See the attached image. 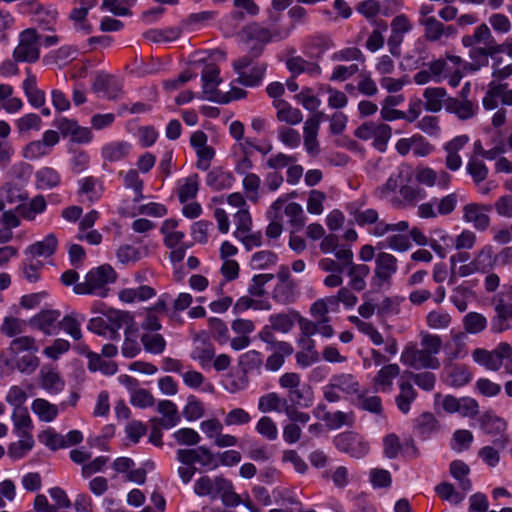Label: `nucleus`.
I'll list each match as a JSON object with an SVG mask.
<instances>
[{
	"mask_svg": "<svg viewBox=\"0 0 512 512\" xmlns=\"http://www.w3.org/2000/svg\"><path fill=\"white\" fill-rule=\"evenodd\" d=\"M116 280V272L108 265L104 264L90 270L85 280L74 286V292L77 294H94L100 297L106 295V286Z\"/></svg>",
	"mask_w": 512,
	"mask_h": 512,
	"instance_id": "nucleus-1",
	"label": "nucleus"
},
{
	"mask_svg": "<svg viewBox=\"0 0 512 512\" xmlns=\"http://www.w3.org/2000/svg\"><path fill=\"white\" fill-rule=\"evenodd\" d=\"M473 360L491 371H498L503 362L506 373L512 375V346L507 342L499 343L495 349L489 351L477 348L472 353Z\"/></svg>",
	"mask_w": 512,
	"mask_h": 512,
	"instance_id": "nucleus-2",
	"label": "nucleus"
},
{
	"mask_svg": "<svg viewBox=\"0 0 512 512\" xmlns=\"http://www.w3.org/2000/svg\"><path fill=\"white\" fill-rule=\"evenodd\" d=\"M350 214L353 216L354 221L359 226H371L369 229V233L376 236L382 237L389 232H402L406 231L409 228V224L407 221H400L398 223H386L383 220H379V214L375 209H354L350 211Z\"/></svg>",
	"mask_w": 512,
	"mask_h": 512,
	"instance_id": "nucleus-3",
	"label": "nucleus"
},
{
	"mask_svg": "<svg viewBox=\"0 0 512 512\" xmlns=\"http://www.w3.org/2000/svg\"><path fill=\"white\" fill-rule=\"evenodd\" d=\"M41 35L35 28H27L18 35L12 57L21 63H35L40 59Z\"/></svg>",
	"mask_w": 512,
	"mask_h": 512,
	"instance_id": "nucleus-4",
	"label": "nucleus"
},
{
	"mask_svg": "<svg viewBox=\"0 0 512 512\" xmlns=\"http://www.w3.org/2000/svg\"><path fill=\"white\" fill-rule=\"evenodd\" d=\"M495 316L491 320V330L501 333L511 328L512 322V286H503V290L492 298Z\"/></svg>",
	"mask_w": 512,
	"mask_h": 512,
	"instance_id": "nucleus-5",
	"label": "nucleus"
},
{
	"mask_svg": "<svg viewBox=\"0 0 512 512\" xmlns=\"http://www.w3.org/2000/svg\"><path fill=\"white\" fill-rule=\"evenodd\" d=\"M233 69L237 74L235 82L247 87L259 86L267 70L266 63L252 65V59L244 56L233 62Z\"/></svg>",
	"mask_w": 512,
	"mask_h": 512,
	"instance_id": "nucleus-6",
	"label": "nucleus"
},
{
	"mask_svg": "<svg viewBox=\"0 0 512 512\" xmlns=\"http://www.w3.org/2000/svg\"><path fill=\"white\" fill-rule=\"evenodd\" d=\"M398 270L397 258L387 252H380L375 256V267L371 285L377 289L384 285L390 286L392 277Z\"/></svg>",
	"mask_w": 512,
	"mask_h": 512,
	"instance_id": "nucleus-7",
	"label": "nucleus"
},
{
	"mask_svg": "<svg viewBox=\"0 0 512 512\" xmlns=\"http://www.w3.org/2000/svg\"><path fill=\"white\" fill-rule=\"evenodd\" d=\"M335 447L353 458L360 459L369 452V442L354 431H345L336 435L333 439Z\"/></svg>",
	"mask_w": 512,
	"mask_h": 512,
	"instance_id": "nucleus-8",
	"label": "nucleus"
},
{
	"mask_svg": "<svg viewBox=\"0 0 512 512\" xmlns=\"http://www.w3.org/2000/svg\"><path fill=\"white\" fill-rule=\"evenodd\" d=\"M400 360L404 365L414 369H438L440 367L438 358H433L421 346L418 347L414 343L405 346Z\"/></svg>",
	"mask_w": 512,
	"mask_h": 512,
	"instance_id": "nucleus-9",
	"label": "nucleus"
},
{
	"mask_svg": "<svg viewBox=\"0 0 512 512\" xmlns=\"http://www.w3.org/2000/svg\"><path fill=\"white\" fill-rule=\"evenodd\" d=\"M177 460L184 465L200 464L208 470H214L219 466L214 454L205 446H198L193 449H178Z\"/></svg>",
	"mask_w": 512,
	"mask_h": 512,
	"instance_id": "nucleus-10",
	"label": "nucleus"
},
{
	"mask_svg": "<svg viewBox=\"0 0 512 512\" xmlns=\"http://www.w3.org/2000/svg\"><path fill=\"white\" fill-rule=\"evenodd\" d=\"M61 313L56 309H44L29 319V325L33 329L41 331L47 336L59 333V321Z\"/></svg>",
	"mask_w": 512,
	"mask_h": 512,
	"instance_id": "nucleus-11",
	"label": "nucleus"
},
{
	"mask_svg": "<svg viewBox=\"0 0 512 512\" xmlns=\"http://www.w3.org/2000/svg\"><path fill=\"white\" fill-rule=\"evenodd\" d=\"M499 101L504 105L511 106L512 89H508L507 84L492 81L488 84L482 105L486 110H494L498 107Z\"/></svg>",
	"mask_w": 512,
	"mask_h": 512,
	"instance_id": "nucleus-12",
	"label": "nucleus"
},
{
	"mask_svg": "<svg viewBox=\"0 0 512 512\" xmlns=\"http://www.w3.org/2000/svg\"><path fill=\"white\" fill-rule=\"evenodd\" d=\"M492 209L491 205L478 203H469L463 207V220L471 223L478 231H485L490 226V217L488 212Z\"/></svg>",
	"mask_w": 512,
	"mask_h": 512,
	"instance_id": "nucleus-13",
	"label": "nucleus"
},
{
	"mask_svg": "<svg viewBox=\"0 0 512 512\" xmlns=\"http://www.w3.org/2000/svg\"><path fill=\"white\" fill-rule=\"evenodd\" d=\"M226 480L222 475H202L195 480L193 491L198 497H207L213 501L219 498V493Z\"/></svg>",
	"mask_w": 512,
	"mask_h": 512,
	"instance_id": "nucleus-14",
	"label": "nucleus"
},
{
	"mask_svg": "<svg viewBox=\"0 0 512 512\" xmlns=\"http://www.w3.org/2000/svg\"><path fill=\"white\" fill-rule=\"evenodd\" d=\"M323 116L324 114L322 112H317L312 117L308 118L304 124V148L311 156H317L320 153L317 135L320 128V121Z\"/></svg>",
	"mask_w": 512,
	"mask_h": 512,
	"instance_id": "nucleus-15",
	"label": "nucleus"
},
{
	"mask_svg": "<svg viewBox=\"0 0 512 512\" xmlns=\"http://www.w3.org/2000/svg\"><path fill=\"white\" fill-rule=\"evenodd\" d=\"M219 74L220 69L214 63H207L203 68L201 74L203 94H205L206 98L210 101H220V93L217 90V87L222 80L219 77Z\"/></svg>",
	"mask_w": 512,
	"mask_h": 512,
	"instance_id": "nucleus-16",
	"label": "nucleus"
},
{
	"mask_svg": "<svg viewBox=\"0 0 512 512\" xmlns=\"http://www.w3.org/2000/svg\"><path fill=\"white\" fill-rule=\"evenodd\" d=\"M419 24L424 28V37L429 42H438L442 37H449L456 33L452 25H444L434 16L421 18Z\"/></svg>",
	"mask_w": 512,
	"mask_h": 512,
	"instance_id": "nucleus-17",
	"label": "nucleus"
},
{
	"mask_svg": "<svg viewBox=\"0 0 512 512\" xmlns=\"http://www.w3.org/2000/svg\"><path fill=\"white\" fill-rule=\"evenodd\" d=\"M462 44L465 47H473L476 44H483L487 47L488 52L502 51L501 47L497 45L494 37L492 36L489 27L484 23L479 25L472 35L463 36Z\"/></svg>",
	"mask_w": 512,
	"mask_h": 512,
	"instance_id": "nucleus-18",
	"label": "nucleus"
},
{
	"mask_svg": "<svg viewBox=\"0 0 512 512\" xmlns=\"http://www.w3.org/2000/svg\"><path fill=\"white\" fill-rule=\"evenodd\" d=\"M469 142L467 135H459L444 144L443 149L446 152L445 166L450 171H457L462 166V158L459 151Z\"/></svg>",
	"mask_w": 512,
	"mask_h": 512,
	"instance_id": "nucleus-19",
	"label": "nucleus"
},
{
	"mask_svg": "<svg viewBox=\"0 0 512 512\" xmlns=\"http://www.w3.org/2000/svg\"><path fill=\"white\" fill-rule=\"evenodd\" d=\"M445 110L455 114L458 119L465 121L473 118L477 114L479 106L476 102L469 99L448 97L445 103Z\"/></svg>",
	"mask_w": 512,
	"mask_h": 512,
	"instance_id": "nucleus-20",
	"label": "nucleus"
},
{
	"mask_svg": "<svg viewBox=\"0 0 512 512\" xmlns=\"http://www.w3.org/2000/svg\"><path fill=\"white\" fill-rule=\"evenodd\" d=\"M157 411L162 418L154 417L150 420L152 424H158L164 429H171L179 424L181 417L177 406L170 400H161L157 404Z\"/></svg>",
	"mask_w": 512,
	"mask_h": 512,
	"instance_id": "nucleus-21",
	"label": "nucleus"
},
{
	"mask_svg": "<svg viewBox=\"0 0 512 512\" xmlns=\"http://www.w3.org/2000/svg\"><path fill=\"white\" fill-rule=\"evenodd\" d=\"M132 149L127 141H111L101 148V156L104 162L114 163L126 159Z\"/></svg>",
	"mask_w": 512,
	"mask_h": 512,
	"instance_id": "nucleus-22",
	"label": "nucleus"
},
{
	"mask_svg": "<svg viewBox=\"0 0 512 512\" xmlns=\"http://www.w3.org/2000/svg\"><path fill=\"white\" fill-rule=\"evenodd\" d=\"M85 320L86 317L84 314L72 311L62 318L60 317L59 331L63 330L73 340L79 341L83 337L81 325Z\"/></svg>",
	"mask_w": 512,
	"mask_h": 512,
	"instance_id": "nucleus-23",
	"label": "nucleus"
},
{
	"mask_svg": "<svg viewBox=\"0 0 512 512\" xmlns=\"http://www.w3.org/2000/svg\"><path fill=\"white\" fill-rule=\"evenodd\" d=\"M92 89L96 93H103L108 99H115L121 91V86L114 76L99 73L94 79Z\"/></svg>",
	"mask_w": 512,
	"mask_h": 512,
	"instance_id": "nucleus-24",
	"label": "nucleus"
},
{
	"mask_svg": "<svg viewBox=\"0 0 512 512\" xmlns=\"http://www.w3.org/2000/svg\"><path fill=\"white\" fill-rule=\"evenodd\" d=\"M190 356L193 360L198 361L203 369L209 368L215 356L214 345L205 338H195L194 348Z\"/></svg>",
	"mask_w": 512,
	"mask_h": 512,
	"instance_id": "nucleus-25",
	"label": "nucleus"
},
{
	"mask_svg": "<svg viewBox=\"0 0 512 512\" xmlns=\"http://www.w3.org/2000/svg\"><path fill=\"white\" fill-rule=\"evenodd\" d=\"M424 108L429 112H439L443 107L445 108V103L447 100V92L443 87H429L426 88L423 92Z\"/></svg>",
	"mask_w": 512,
	"mask_h": 512,
	"instance_id": "nucleus-26",
	"label": "nucleus"
},
{
	"mask_svg": "<svg viewBox=\"0 0 512 512\" xmlns=\"http://www.w3.org/2000/svg\"><path fill=\"white\" fill-rule=\"evenodd\" d=\"M398 386L400 391L395 397L396 406L401 413L408 414L418 393L409 381L401 380L398 382Z\"/></svg>",
	"mask_w": 512,
	"mask_h": 512,
	"instance_id": "nucleus-27",
	"label": "nucleus"
},
{
	"mask_svg": "<svg viewBox=\"0 0 512 512\" xmlns=\"http://www.w3.org/2000/svg\"><path fill=\"white\" fill-rule=\"evenodd\" d=\"M107 323H108V329H109V335L108 338L110 339H118L119 333L118 331L125 326H133L131 324L132 322V316L128 312L119 311V310H109L106 314Z\"/></svg>",
	"mask_w": 512,
	"mask_h": 512,
	"instance_id": "nucleus-28",
	"label": "nucleus"
},
{
	"mask_svg": "<svg viewBox=\"0 0 512 512\" xmlns=\"http://www.w3.org/2000/svg\"><path fill=\"white\" fill-rule=\"evenodd\" d=\"M346 274L349 277V287L355 291H362L366 288V278L370 274V268L366 264H356L348 266Z\"/></svg>",
	"mask_w": 512,
	"mask_h": 512,
	"instance_id": "nucleus-29",
	"label": "nucleus"
},
{
	"mask_svg": "<svg viewBox=\"0 0 512 512\" xmlns=\"http://www.w3.org/2000/svg\"><path fill=\"white\" fill-rule=\"evenodd\" d=\"M57 238L54 234H48L42 241H38L25 250L28 257H49L55 253L57 248Z\"/></svg>",
	"mask_w": 512,
	"mask_h": 512,
	"instance_id": "nucleus-30",
	"label": "nucleus"
},
{
	"mask_svg": "<svg viewBox=\"0 0 512 512\" xmlns=\"http://www.w3.org/2000/svg\"><path fill=\"white\" fill-rule=\"evenodd\" d=\"M400 374V367L398 364L384 365L376 374L373 383L378 389L383 392H390L393 380Z\"/></svg>",
	"mask_w": 512,
	"mask_h": 512,
	"instance_id": "nucleus-31",
	"label": "nucleus"
},
{
	"mask_svg": "<svg viewBox=\"0 0 512 512\" xmlns=\"http://www.w3.org/2000/svg\"><path fill=\"white\" fill-rule=\"evenodd\" d=\"M277 109V119L289 125H297L302 119V112L298 108L292 107L288 102L282 99H276L273 102Z\"/></svg>",
	"mask_w": 512,
	"mask_h": 512,
	"instance_id": "nucleus-32",
	"label": "nucleus"
},
{
	"mask_svg": "<svg viewBox=\"0 0 512 512\" xmlns=\"http://www.w3.org/2000/svg\"><path fill=\"white\" fill-rule=\"evenodd\" d=\"M285 203V200L282 198H278L276 201L272 203L270 209L267 212L268 218L270 219V223L266 229V235L269 238H278L282 231L283 227L280 223L281 214L280 211Z\"/></svg>",
	"mask_w": 512,
	"mask_h": 512,
	"instance_id": "nucleus-33",
	"label": "nucleus"
},
{
	"mask_svg": "<svg viewBox=\"0 0 512 512\" xmlns=\"http://www.w3.org/2000/svg\"><path fill=\"white\" fill-rule=\"evenodd\" d=\"M61 176L57 170L52 167H42L35 173V185L37 189L48 190L59 186Z\"/></svg>",
	"mask_w": 512,
	"mask_h": 512,
	"instance_id": "nucleus-34",
	"label": "nucleus"
},
{
	"mask_svg": "<svg viewBox=\"0 0 512 512\" xmlns=\"http://www.w3.org/2000/svg\"><path fill=\"white\" fill-rule=\"evenodd\" d=\"M234 182L235 178L232 173L220 168L211 170L206 177V184L216 191L229 189Z\"/></svg>",
	"mask_w": 512,
	"mask_h": 512,
	"instance_id": "nucleus-35",
	"label": "nucleus"
},
{
	"mask_svg": "<svg viewBox=\"0 0 512 512\" xmlns=\"http://www.w3.org/2000/svg\"><path fill=\"white\" fill-rule=\"evenodd\" d=\"M440 429L439 421L430 412H424L415 420L416 433L423 439L429 438Z\"/></svg>",
	"mask_w": 512,
	"mask_h": 512,
	"instance_id": "nucleus-36",
	"label": "nucleus"
},
{
	"mask_svg": "<svg viewBox=\"0 0 512 512\" xmlns=\"http://www.w3.org/2000/svg\"><path fill=\"white\" fill-rule=\"evenodd\" d=\"M450 474L457 481L458 488L467 493L472 489V482L469 478L470 468L462 460H454L450 463Z\"/></svg>",
	"mask_w": 512,
	"mask_h": 512,
	"instance_id": "nucleus-37",
	"label": "nucleus"
},
{
	"mask_svg": "<svg viewBox=\"0 0 512 512\" xmlns=\"http://www.w3.org/2000/svg\"><path fill=\"white\" fill-rule=\"evenodd\" d=\"M330 380L332 381V386L337 387L338 390L347 395H358L360 393V384L352 374H336Z\"/></svg>",
	"mask_w": 512,
	"mask_h": 512,
	"instance_id": "nucleus-38",
	"label": "nucleus"
},
{
	"mask_svg": "<svg viewBox=\"0 0 512 512\" xmlns=\"http://www.w3.org/2000/svg\"><path fill=\"white\" fill-rule=\"evenodd\" d=\"M41 386L49 393H58L63 387L64 383L60 379L59 374L55 369L43 366L40 370Z\"/></svg>",
	"mask_w": 512,
	"mask_h": 512,
	"instance_id": "nucleus-39",
	"label": "nucleus"
},
{
	"mask_svg": "<svg viewBox=\"0 0 512 512\" xmlns=\"http://www.w3.org/2000/svg\"><path fill=\"white\" fill-rule=\"evenodd\" d=\"M31 409L44 422H51L58 415V407L43 398L35 399L31 404Z\"/></svg>",
	"mask_w": 512,
	"mask_h": 512,
	"instance_id": "nucleus-40",
	"label": "nucleus"
},
{
	"mask_svg": "<svg viewBox=\"0 0 512 512\" xmlns=\"http://www.w3.org/2000/svg\"><path fill=\"white\" fill-rule=\"evenodd\" d=\"M435 491L441 499L449 501L454 505L460 504L467 495L466 491L460 489L456 490L455 487L448 482L438 484L435 487Z\"/></svg>",
	"mask_w": 512,
	"mask_h": 512,
	"instance_id": "nucleus-41",
	"label": "nucleus"
},
{
	"mask_svg": "<svg viewBox=\"0 0 512 512\" xmlns=\"http://www.w3.org/2000/svg\"><path fill=\"white\" fill-rule=\"evenodd\" d=\"M88 368L90 371H100L105 375H113L117 372V364L110 360H103L101 356L94 352L87 353Z\"/></svg>",
	"mask_w": 512,
	"mask_h": 512,
	"instance_id": "nucleus-42",
	"label": "nucleus"
},
{
	"mask_svg": "<svg viewBox=\"0 0 512 512\" xmlns=\"http://www.w3.org/2000/svg\"><path fill=\"white\" fill-rule=\"evenodd\" d=\"M17 442L11 443L8 447V455L13 459L23 458L34 446V439L31 434L18 435Z\"/></svg>",
	"mask_w": 512,
	"mask_h": 512,
	"instance_id": "nucleus-43",
	"label": "nucleus"
},
{
	"mask_svg": "<svg viewBox=\"0 0 512 512\" xmlns=\"http://www.w3.org/2000/svg\"><path fill=\"white\" fill-rule=\"evenodd\" d=\"M11 418L17 435L31 434L33 424L27 408L13 409Z\"/></svg>",
	"mask_w": 512,
	"mask_h": 512,
	"instance_id": "nucleus-44",
	"label": "nucleus"
},
{
	"mask_svg": "<svg viewBox=\"0 0 512 512\" xmlns=\"http://www.w3.org/2000/svg\"><path fill=\"white\" fill-rule=\"evenodd\" d=\"M497 52H488L487 47H471L469 57L472 60L470 63L464 65L465 69L471 71H478L481 67L488 65V56L494 55Z\"/></svg>",
	"mask_w": 512,
	"mask_h": 512,
	"instance_id": "nucleus-45",
	"label": "nucleus"
},
{
	"mask_svg": "<svg viewBox=\"0 0 512 512\" xmlns=\"http://www.w3.org/2000/svg\"><path fill=\"white\" fill-rule=\"evenodd\" d=\"M481 428L486 434L498 435L505 432L507 423L494 414L485 413L481 417Z\"/></svg>",
	"mask_w": 512,
	"mask_h": 512,
	"instance_id": "nucleus-46",
	"label": "nucleus"
},
{
	"mask_svg": "<svg viewBox=\"0 0 512 512\" xmlns=\"http://www.w3.org/2000/svg\"><path fill=\"white\" fill-rule=\"evenodd\" d=\"M284 213L289 218V223L294 230L299 231L305 226L306 216L300 204L288 203L284 208Z\"/></svg>",
	"mask_w": 512,
	"mask_h": 512,
	"instance_id": "nucleus-47",
	"label": "nucleus"
},
{
	"mask_svg": "<svg viewBox=\"0 0 512 512\" xmlns=\"http://www.w3.org/2000/svg\"><path fill=\"white\" fill-rule=\"evenodd\" d=\"M141 342L146 352L151 354H161L166 347V341L161 334L147 332L141 336Z\"/></svg>",
	"mask_w": 512,
	"mask_h": 512,
	"instance_id": "nucleus-48",
	"label": "nucleus"
},
{
	"mask_svg": "<svg viewBox=\"0 0 512 512\" xmlns=\"http://www.w3.org/2000/svg\"><path fill=\"white\" fill-rule=\"evenodd\" d=\"M137 329L133 326H128L125 329V339L122 345L121 352L124 357L133 358L139 354L141 348L137 342Z\"/></svg>",
	"mask_w": 512,
	"mask_h": 512,
	"instance_id": "nucleus-49",
	"label": "nucleus"
},
{
	"mask_svg": "<svg viewBox=\"0 0 512 512\" xmlns=\"http://www.w3.org/2000/svg\"><path fill=\"white\" fill-rule=\"evenodd\" d=\"M119 176H123L124 186L128 189H133L135 193V201H140L143 198L142 189L143 181L139 177L136 169H130L126 172H119Z\"/></svg>",
	"mask_w": 512,
	"mask_h": 512,
	"instance_id": "nucleus-50",
	"label": "nucleus"
},
{
	"mask_svg": "<svg viewBox=\"0 0 512 512\" xmlns=\"http://www.w3.org/2000/svg\"><path fill=\"white\" fill-rule=\"evenodd\" d=\"M296 283H277L273 290V299L281 304H290L296 297Z\"/></svg>",
	"mask_w": 512,
	"mask_h": 512,
	"instance_id": "nucleus-51",
	"label": "nucleus"
},
{
	"mask_svg": "<svg viewBox=\"0 0 512 512\" xmlns=\"http://www.w3.org/2000/svg\"><path fill=\"white\" fill-rule=\"evenodd\" d=\"M451 321V315L444 310H432L426 316V324L433 330L447 329Z\"/></svg>",
	"mask_w": 512,
	"mask_h": 512,
	"instance_id": "nucleus-52",
	"label": "nucleus"
},
{
	"mask_svg": "<svg viewBox=\"0 0 512 512\" xmlns=\"http://www.w3.org/2000/svg\"><path fill=\"white\" fill-rule=\"evenodd\" d=\"M39 441L50 448L51 450H58L60 448H66L67 443L65 436L57 433L54 429L48 428L41 432L38 436Z\"/></svg>",
	"mask_w": 512,
	"mask_h": 512,
	"instance_id": "nucleus-53",
	"label": "nucleus"
},
{
	"mask_svg": "<svg viewBox=\"0 0 512 512\" xmlns=\"http://www.w3.org/2000/svg\"><path fill=\"white\" fill-rule=\"evenodd\" d=\"M466 171L476 184L483 182L488 176L487 166L476 156H470L466 165Z\"/></svg>",
	"mask_w": 512,
	"mask_h": 512,
	"instance_id": "nucleus-54",
	"label": "nucleus"
},
{
	"mask_svg": "<svg viewBox=\"0 0 512 512\" xmlns=\"http://www.w3.org/2000/svg\"><path fill=\"white\" fill-rule=\"evenodd\" d=\"M419 337L420 346L433 358H437V354L441 351L443 345L441 337L427 331H421Z\"/></svg>",
	"mask_w": 512,
	"mask_h": 512,
	"instance_id": "nucleus-55",
	"label": "nucleus"
},
{
	"mask_svg": "<svg viewBox=\"0 0 512 512\" xmlns=\"http://www.w3.org/2000/svg\"><path fill=\"white\" fill-rule=\"evenodd\" d=\"M322 420L330 429H339L344 425H352L354 422L353 414L343 411L326 412Z\"/></svg>",
	"mask_w": 512,
	"mask_h": 512,
	"instance_id": "nucleus-56",
	"label": "nucleus"
},
{
	"mask_svg": "<svg viewBox=\"0 0 512 512\" xmlns=\"http://www.w3.org/2000/svg\"><path fill=\"white\" fill-rule=\"evenodd\" d=\"M250 308L255 310H269L271 305L265 300H255L252 296H242L234 304L233 311L234 313L239 314Z\"/></svg>",
	"mask_w": 512,
	"mask_h": 512,
	"instance_id": "nucleus-57",
	"label": "nucleus"
},
{
	"mask_svg": "<svg viewBox=\"0 0 512 512\" xmlns=\"http://www.w3.org/2000/svg\"><path fill=\"white\" fill-rule=\"evenodd\" d=\"M180 35L177 28H167L164 30L151 29L144 33V38L150 42L162 43L176 40Z\"/></svg>",
	"mask_w": 512,
	"mask_h": 512,
	"instance_id": "nucleus-58",
	"label": "nucleus"
},
{
	"mask_svg": "<svg viewBox=\"0 0 512 512\" xmlns=\"http://www.w3.org/2000/svg\"><path fill=\"white\" fill-rule=\"evenodd\" d=\"M464 329L470 334L482 332L487 326V319L480 313L469 312L463 318Z\"/></svg>",
	"mask_w": 512,
	"mask_h": 512,
	"instance_id": "nucleus-59",
	"label": "nucleus"
},
{
	"mask_svg": "<svg viewBox=\"0 0 512 512\" xmlns=\"http://www.w3.org/2000/svg\"><path fill=\"white\" fill-rule=\"evenodd\" d=\"M277 260L278 257L274 252L263 250L252 255L250 264L253 269L262 270L275 265Z\"/></svg>",
	"mask_w": 512,
	"mask_h": 512,
	"instance_id": "nucleus-60",
	"label": "nucleus"
},
{
	"mask_svg": "<svg viewBox=\"0 0 512 512\" xmlns=\"http://www.w3.org/2000/svg\"><path fill=\"white\" fill-rule=\"evenodd\" d=\"M198 192V175L193 174L184 179V183L179 187L178 198L181 203L194 198Z\"/></svg>",
	"mask_w": 512,
	"mask_h": 512,
	"instance_id": "nucleus-61",
	"label": "nucleus"
},
{
	"mask_svg": "<svg viewBox=\"0 0 512 512\" xmlns=\"http://www.w3.org/2000/svg\"><path fill=\"white\" fill-rule=\"evenodd\" d=\"M255 430L258 434L263 436L269 441H274L278 437V428L276 423L272 420V418L268 416H262L256 426Z\"/></svg>",
	"mask_w": 512,
	"mask_h": 512,
	"instance_id": "nucleus-62",
	"label": "nucleus"
},
{
	"mask_svg": "<svg viewBox=\"0 0 512 512\" xmlns=\"http://www.w3.org/2000/svg\"><path fill=\"white\" fill-rule=\"evenodd\" d=\"M252 417L243 408H233L224 417L226 426H244L251 422Z\"/></svg>",
	"mask_w": 512,
	"mask_h": 512,
	"instance_id": "nucleus-63",
	"label": "nucleus"
},
{
	"mask_svg": "<svg viewBox=\"0 0 512 512\" xmlns=\"http://www.w3.org/2000/svg\"><path fill=\"white\" fill-rule=\"evenodd\" d=\"M473 442V434L466 429H459L453 433L451 448L454 451L462 452L467 450Z\"/></svg>",
	"mask_w": 512,
	"mask_h": 512,
	"instance_id": "nucleus-64",
	"label": "nucleus"
}]
</instances>
